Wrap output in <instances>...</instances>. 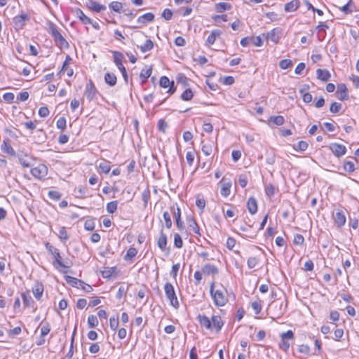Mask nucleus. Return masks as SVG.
Here are the masks:
<instances>
[{
    "label": "nucleus",
    "instance_id": "1",
    "mask_svg": "<svg viewBox=\"0 0 359 359\" xmlns=\"http://www.w3.org/2000/svg\"><path fill=\"white\" fill-rule=\"evenodd\" d=\"M210 292L217 306H223L227 303V291L224 287L215 289V283L212 282L210 284Z\"/></svg>",
    "mask_w": 359,
    "mask_h": 359
},
{
    "label": "nucleus",
    "instance_id": "3",
    "mask_svg": "<svg viewBox=\"0 0 359 359\" xmlns=\"http://www.w3.org/2000/svg\"><path fill=\"white\" fill-rule=\"evenodd\" d=\"M164 290L166 297L169 300L170 305H172L175 309L179 308L180 304L172 285L170 283H166L164 285Z\"/></svg>",
    "mask_w": 359,
    "mask_h": 359
},
{
    "label": "nucleus",
    "instance_id": "10",
    "mask_svg": "<svg viewBox=\"0 0 359 359\" xmlns=\"http://www.w3.org/2000/svg\"><path fill=\"white\" fill-rule=\"evenodd\" d=\"M86 6L90 10L97 13L104 11L106 9V6L104 5L100 4L94 0H88L86 2Z\"/></svg>",
    "mask_w": 359,
    "mask_h": 359
},
{
    "label": "nucleus",
    "instance_id": "50",
    "mask_svg": "<svg viewBox=\"0 0 359 359\" xmlns=\"http://www.w3.org/2000/svg\"><path fill=\"white\" fill-rule=\"evenodd\" d=\"M168 127V124L167 123L163 120V119H160L158 122V129L162 132V133H165V130Z\"/></svg>",
    "mask_w": 359,
    "mask_h": 359
},
{
    "label": "nucleus",
    "instance_id": "19",
    "mask_svg": "<svg viewBox=\"0 0 359 359\" xmlns=\"http://www.w3.org/2000/svg\"><path fill=\"white\" fill-rule=\"evenodd\" d=\"M197 320L201 326L205 327L208 330H212L211 320H210L207 316L204 315H198L197 316Z\"/></svg>",
    "mask_w": 359,
    "mask_h": 359
},
{
    "label": "nucleus",
    "instance_id": "56",
    "mask_svg": "<svg viewBox=\"0 0 359 359\" xmlns=\"http://www.w3.org/2000/svg\"><path fill=\"white\" fill-rule=\"evenodd\" d=\"M251 42L252 43L257 47L262 46L263 44L262 40L260 38V36H256L251 38Z\"/></svg>",
    "mask_w": 359,
    "mask_h": 359
},
{
    "label": "nucleus",
    "instance_id": "20",
    "mask_svg": "<svg viewBox=\"0 0 359 359\" xmlns=\"http://www.w3.org/2000/svg\"><path fill=\"white\" fill-rule=\"evenodd\" d=\"M28 20L29 18L27 14H20L14 18L13 22L16 27L22 28L25 25V22Z\"/></svg>",
    "mask_w": 359,
    "mask_h": 359
},
{
    "label": "nucleus",
    "instance_id": "35",
    "mask_svg": "<svg viewBox=\"0 0 359 359\" xmlns=\"http://www.w3.org/2000/svg\"><path fill=\"white\" fill-rule=\"evenodd\" d=\"M137 250L135 248H130L124 256L125 260H131L133 259L137 255Z\"/></svg>",
    "mask_w": 359,
    "mask_h": 359
},
{
    "label": "nucleus",
    "instance_id": "22",
    "mask_svg": "<svg viewBox=\"0 0 359 359\" xmlns=\"http://www.w3.org/2000/svg\"><path fill=\"white\" fill-rule=\"evenodd\" d=\"M96 95V89L91 82L87 84L85 91V96L88 100H93Z\"/></svg>",
    "mask_w": 359,
    "mask_h": 359
},
{
    "label": "nucleus",
    "instance_id": "17",
    "mask_svg": "<svg viewBox=\"0 0 359 359\" xmlns=\"http://www.w3.org/2000/svg\"><path fill=\"white\" fill-rule=\"evenodd\" d=\"M247 208L251 215H254L257 211V202L254 197H250L247 202Z\"/></svg>",
    "mask_w": 359,
    "mask_h": 359
},
{
    "label": "nucleus",
    "instance_id": "6",
    "mask_svg": "<svg viewBox=\"0 0 359 359\" xmlns=\"http://www.w3.org/2000/svg\"><path fill=\"white\" fill-rule=\"evenodd\" d=\"M31 173L37 179H43L48 174V168L43 164H39L31 169Z\"/></svg>",
    "mask_w": 359,
    "mask_h": 359
},
{
    "label": "nucleus",
    "instance_id": "62",
    "mask_svg": "<svg viewBox=\"0 0 359 359\" xmlns=\"http://www.w3.org/2000/svg\"><path fill=\"white\" fill-rule=\"evenodd\" d=\"M50 330V326H49V325L48 323L46 324V325H43L41 327V337L47 335L49 333Z\"/></svg>",
    "mask_w": 359,
    "mask_h": 359
},
{
    "label": "nucleus",
    "instance_id": "49",
    "mask_svg": "<svg viewBox=\"0 0 359 359\" xmlns=\"http://www.w3.org/2000/svg\"><path fill=\"white\" fill-rule=\"evenodd\" d=\"M308 148V143L305 141H299L297 145V147L294 149L297 150H299L301 151H304Z\"/></svg>",
    "mask_w": 359,
    "mask_h": 359
},
{
    "label": "nucleus",
    "instance_id": "23",
    "mask_svg": "<svg viewBox=\"0 0 359 359\" xmlns=\"http://www.w3.org/2000/svg\"><path fill=\"white\" fill-rule=\"evenodd\" d=\"M316 74L317 78L323 81H327L331 77L330 72L327 69H318Z\"/></svg>",
    "mask_w": 359,
    "mask_h": 359
},
{
    "label": "nucleus",
    "instance_id": "52",
    "mask_svg": "<svg viewBox=\"0 0 359 359\" xmlns=\"http://www.w3.org/2000/svg\"><path fill=\"white\" fill-rule=\"evenodd\" d=\"M306 5L309 10H312L313 12H316L318 13V15H323V12L322 10L316 8L315 7L313 6V5L309 1H306Z\"/></svg>",
    "mask_w": 359,
    "mask_h": 359
},
{
    "label": "nucleus",
    "instance_id": "51",
    "mask_svg": "<svg viewBox=\"0 0 359 359\" xmlns=\"http://www.w3.org/2000/svg\"><path fill=\"white\" fill-rule=\"evenodd\" d=\"M344 168L346 171L353 172L355 170L354 164L352 161H346L344 164Z\"/></svg>",
    "mask_w": 359,
    "mask_h": 359
},
{
    "label": "nucleus",
    "instance_id": "44",
    "mask_svg": "<svg viewBox=\"0 0 359 359\" xmlns=\"http://www.w3.org/2000/svg\"><path fill=\"white\" fill-rule=\"evenodd\" d=\"M163 219L165 220V225L168 229L171 228L172 226V220L170 218V215L168 212H163Z\"/></svg>",
    "mask_w": 359,
    "mask_h": 359
},
{
    "label": "nucleus",
    "instance_id": "40",
    "mask_svg": "<svg viewBox=\"0 0 359 359\" xmlns=\"http://www.w3.org/2000/svg\"><path fill=\"white\" fill-rule=\"evenodd\" d=\"M193 97V93L191 89H186L181 95V98L183 100L188 101Z\"/></svg>",
    "mask_w": 359,
    "mask_h": 359
},
{
    "label": "nucleus",
    "instance_id": "5",
    "mask_svg": "<svg viewBox=\"0 0 359 359\" xmlns=\"http://www.w3.org/2000/svg\"><path fill=\"white\" fill-rule=\"evenodd\" d=\"M47 248L49 252L53 255L55 258V262L61 267L63 268H69L72 265V262L71 261L66 260L65 262L62 261V257L59 252V250L57 248H54L52 246H48L46 245Z\"/></svg>",
    "mask_w": 359,
    "mask_h": 359
},
{
    "label": "nucleus",
    "instance_id": "43",
    "mask_svg": "<svg viewBox=\"0 0 359 359\" xmlns=\"http://www.w3.org/2000/svg\"><path fill=\"white\" fill-rule=\"evenodd\" d=\"M174 245L177 248H181L183 245L182 238L179 233L174 235Z\"/></svg>",
    "mask_w": 359,
    "mask_h": 359
},
{
    "label": "nucleus",
    "instance_id": "39",
    "mask_svg": "<svg viewBox=\"0 0 359 359\" xmlns=\"http://www.w3.org/2000/svg\"><path fill=\"white\" fill-rule=\"evenodd\" d=\"M88 324L90 327H95L98 325V320L97 316L90 315L88 318Z\"/></svg>",
    "mask_w": 359,
    "mask_h": 359
},
{
    "label": "nucleus",
    "instance_id": "15",
    "mask_svg": "<svg viewBox=\"0 0 359 359\" xmlns=\"http://www.w3.org/2000/svg\"><path fill=\"white\" fill-rule=\"evenodd\" d=\"M114 57V62L118 69L124 67L122 64V60L124 59V55L122 53L118 51H111Z\"/></svg>",
    "mask_w": 359,
    "mask_h": 359
},
{
    "label": "nucleus",
    "instance_id": "60",
    "mask_svg": "<svg viewBox=\"0 0 359 359\" xmlns=\"http://www.w3.org/2000/svg\"><path fill=\"white\" fill-rule=\"evenodd\" d=\"M265 192L266 194L269 196L273 195L275 193L274 187L271 184H268L265 188Z\"/></svg>",
    "mask_w": 359,
    "mask_h": 359
},
{
    "label": "nucleus",
    "instance_id": "12",
    "mask_svg": "<svg viewBox=\"0 0 359 359\" xmlns=\"http://www.w3.org/2000/svg\"><path fill=\"white\" fill-rule=\"evenodd\" d=\"M280 29L274 28L266 34V39L277 43L280 39Z\"/></svg>",
    "mask_w": 359,
    "mask_h": 359
},
{
    "label": "nucleus",
    "instance_id": "41",
    "mask_svg": "<svg viewBox=\"0 0 359 359\" xmlns=\"http://www.w3.org/2000/svg\"><path fill=\"white\" fill-rule=\"evenodd\" d=\"M109 8L114 11L120 13L121 8H123V4L118 1H113L109 4Z\"/></svg>",
    "mask_w": 359,
    "mask_h": 359
},
{
    "label": "nucleus",
    "instance_id": "27",
    "mask_svg": "<svg viewBox=\"0 0 359 359\" xmlns=\"http://www.w3.org/2000/svg\"><path fill=\"white\" fill-rule=\"evenodd\" d=\"M99 169L104 173L107 174L111 169L110 162L102 159L100 161L98 164Z\"/></svg>",
    "mask_w": 359,
    "mask_h": 359
},
{
    "label": "nucleus",
    "instance_id": "16",
    "mask_svg": "<svg viewBox=\"0 0 359 359\" xmlns=\"http://www.w3.org/2000/svg\"><path fill=\"white\" fill-rule=\"evenodd\" d=\"M211 323L212 329L215 328L217 332H219L224 325V322L219 316H212Z\"/></svg>",
    "mask_w": 359,
    "mask_h": 359
},
{
    "label": "nucleus",
    "instance_id": "28",
    "mask_svg": "<svg viewBox=\"0 0 359 359\" xmlns=\"http://www.w3.org/2000/svg\"><path fill=\"white\" fill-rule=\"evenodd\" d=\"M105 82L109 84L110 86H114L116 83V76L114 74L112 73H107L104 75Z\"/></svg>",
    "mask_w": 359,
    "mask_h": 359
},
{
    "label": "nucleus",
    "instance_id": "61",
    "mask_svg": "<svg viewBox=\"0 0 359 359\" xmlns=\"http://www.w3.org/2000/svg\"><path fill=\"white\" fill-rule=\"evenodd\" d=\"M252 308L255 312V314H259L262 310V306L259 302H254L252 303Z\"/></svg>",
    "mask_w": 359,
    "mask_h": 359
},
{
    "label": "nucleus",
    "instance_id": "46",
    "mask_svg": "<svg viewBox=\"0 0 359 359\" xmlns=\"http://www.w3.org/2000/svg\"><path fill=\"white\" fill-rule=\"evenodd\" d=\"M109 325L111 330H116L118 326V317H111L109 319Z\"/></svg>",
    "mask_w": 359,
    "mask_h": 359
},
{
    "label": "nucleus",
    "instance_id": "29",
    "mask_svg": "<svg viewBox=\"0 0 359 359\" xmlns=\"http://www.w3.org/2000/svg\"><path fill=\"white\" fill-rule=\"evenodd\" d=\"M142 53L151 50L154 47V43L151 39H147L143 45L137 46Z\"/></svg>",
    "mask_w": 359,
    "mask_h": 359
},
{
    "label": "nucleus",
    "instance_id": "31",
    "mask_svg": "<svg viewBox=\"0 0 359 359\" xmlns=\"http://www.w3.org/2000/svg\"><path fill=\"white\" fill-rule=\"evenodd\" d=\"M1 150L4 153H6L11 156H15V151L13 149V147L8 144L5 140H4L3 144H1Z\"/></svg>",
    "mask_w": 359,
    "mask_h": 359
},
{
    "label": "nucleus",
    "instance_id": "8",
    "mask_svg": "<svg viewBox=\"0 0 359 359\" xmlns=\"http://www.w3.org/2000/svg\"><path fill=\"white\" fill-rule=\"evenodd\" d=\"M202 143V151L205 156H210L214 149H217V144L212 140H209L208 142H203Z\"/></svg>",
    "mask_w": 359,
    "mask_h": 359
},
{
    "label": "nucleus",
    "instance_id": "55",
    "mask_svg": "<svg viewBox=\"0 0 359 359\" xmlns=\"http://www.w3.org/2000/svg\"><path fill=\"white\" fill-rule=\"evenodd\" d=\"M212 20L215 22H218L219 20H222L224 22H226V21H228V17H227V15H226V14H224V15H215L212 16Z\"/></svg>",
    "mask_w": 359,
    "mask_h": 359
},
{
    "label": "nucleus",
    "instance_id": "9",
    "mask_svg": "<svg viewBox=\"0 0 359 359\" xmlns=\"http://www.w3.org/2000/svg\"><path fill=\"white\" fill-rule=\"evenodd\" d=\"M333 218L338 227L343 226L346 223V216L342 210H337L333 214Z\"/></svg>",
    "mask_w": 359,
    "mask_h": 359
},
{
    "label": "nucleus",
    "instance_id": "26",
    "mask_svg": "<svg viewBox=\"0 0 359 359\" xmlns=\"http://www.w3.org/2000/svg\"><path fill=\"white\" fill-rule=\"evenodd\" d=\"M154 19V15L152 13H147L137 18V22L145 25L148 22H151Z\"/></svg>",
    "mask_w": 359,
    "mask_h": 359
},
{
    "label": "nucleus",
    "instance_id": "53",
    "mask_svg": "<svg viewBox=\"0 0 359 359\" xmlns=\"http://www.w3.org/2000/svg\"><path fill=\"white\" fill-rule=\"evenodd\" d=\"M341 104L338 102H332L330 105V112H338L341 109Z\"/></svg>",
    "mask_w": 359,
    "mask_h": 359
},
{
    "label": "nucleus",
    "instance_id": "42",
    "mask_svg": "<svg viewBox=\"0 0 359 359\" xmlns=\"http://www.w3.org/2000/svg\"><path fill=\"white\" fill-rule=\"evenodd\" d=\"M259 262V259L255 257H249L247 262L249 269L255 268Z\"/></svg>",
    "mask_w": 359,
    "mask_h": 359
},
{
    "label": "nucleus",
    "instance_id": "36",
    "mask_svg": "<svg viewBox=\"0 0 359 359\" xmlns=\"http://www.w3.org/2000/svg\"><path fill=\"white\" fill-rule=\"evenodd\" d=\"M117 206L118 202L116 201H111L107 204V211L110 214H113L116 211Z\"/></svg>",
    "mask_w": 359,
    "mask_h": 359
},
{
    "label": "nucleus",
    "instance_id": "47",
    "mask_svg": "<svg viewBox=\"0 0 359 359\" xmlns=\"http://www.w3.org/2000/svg\"><path fill=\"white\" fill-rule=\"evenodd\" d=\"M291 65L292 61L287 59L282 60L279 62V67L283 69H286Z\"/></svg>",
    "mask_w": 359,
    "mask_h": 359
},
{
    "label": "nucleus",
    "instance_id": "4",
    "mask_svg": "<svg viewBox=\"0 0 359 359\" xmlns=\"http://www.w3.org/2000/svg\"><path fill=\"white\" fill-rule=\"evenodd\" d=\"M65 280L68 284L72 285V287L76 288H81L86 292H90L93 290L92 287L90 285L86 284L82 280L77 279L76 278L72 277L70 276H66Z\"/></svg>",
    "mask_w": 359,
    "mask_h": 359
},
{
    "label": "nucleus",
    "instance_id": "57",
    "mask_svg": "<svg viewBox=\"0 0 359 359\" xmlns=\"http://www.w3.org/2000/svg\"><path fill=\"white\" fill-rule=\"evenodd\" d=\"M56 124L58 128L64 130L66 128V119L63 117H61L57 121Z\"/></svg>",
    "mask_w": 359,
    "mask_h": 359
},
{
    "label": "nucleus",
    "instance_id": "25",
    "mask_svg": "<svg viewBox=\"0 0 359 359\" xmlns=\"http://www.w3.org/2000/svg\"><path fill=\"white\" fill-rule=\"evenodd\" d=\"M300 6V1L299 0H292L285 5V11L286 12L295 11Z\"/></svg>",
    "mask_w": 359,
    "mask_h": 359
},
{
    "label": "nucleus",
    "instance_id": "33",
    "mask_svg": "<svg viewBox=\"0 0 359 359\" xmlns=\"http://www.w3.org/2000/svg\"><path fill=\"white\" fill-rule=\"evenodd\" d=\"M231 4L226 2H219L215 4V9L217 12L222 13L231 9Z\"/></svg>",
    "mask_w": 359,
    "mask_h": 359
},
{
    "label": "nucleus",
    "instance_id": "13",
    "mask_svg": "<svg viewBox=\"0 0 359 359\" xmlns=\"http://www.w3.org/2000/svg\"><path fill=\"white\" fill-rule=\"evenodd\" d=\"M336 94L337 97L341 100L348 98L347 88L344 83H340L338 85Z\"/></svg>",
    "mask_w": 359,
    "mask_h": 359
},
{
    "label": "nucleus",
    "instance_id": "24",
    "mask_svg": "<svg viewBox=\"0 0 359 359\" xmlns=\"http://www.w3.org/2000/svg\"><path fill=\"white\" fill-rule=\"evenodd\" d=\"M202 272L207 275L215 276L218 273V269L216 266L210 264H206L202 268Z\"/></svg>",
    "mask_w": 359,
    "mask_h": 359
},
{
    "label": "nucleus",
    "instance_id": "34",
    "mask_svg": "<svg viewBox=\"0 0 359 359\" xmlns=\"http://www.w3.org/2000/svg\"><path fill=\"white\" fill-rule=\"evenodd\" d=\"M76 14L80 20L85 25L87 24H92V20L89 18L88 16H86L83 12L79 9L76 11Z\"/></svg>",
    "mask_w": 359,
    "mask_h": 359
},
{
    "label": "nucleus",
    "instance_id": "38",
    "mask_svg": "<svg viewBox=\"0 0 359 359\" xmlns=\"http://www.w3.org/2000/svg\"><path fill=\"white\" fill-rule=\"evenodd\" d=\"M58 236L60 239L63 242H65L66 241L68 240L69 236L65 227L62 226L60 228Z\"/></svg>",
    "mask_w": 359,
    "mask_h": 359
},
{
    "label": "nucleus",
    "instance_id": "32",
    "mask_svg": "<svg viewBox=\"0 0 359 359\" xmlns=\"http://www.w3.org/2000/svg\"><path fill=\"white\" fill-rule=\"evenodd\" d=\"M43 292V286L42 284L37 283L33 289L34 296L36 299H40Z\"/></svg>",
    "mask_w": 359,
    "mask_h": 359
},
{
    "label": "nucleus",
    "instance_id": "63",
    "mask_svg": "<svg viewBox=\"0 0 359 359\" xmlns=\"http://www.w3.org/2000/svg\"><path fill=\"white\" fill-rule=\"evenodd\" d=\"M14 97H15L14 94L12 93H6L3 95L4 100L8 102H12L14 100Z\"/></svg>",
    "mask_w": 359,
    "mask_h": 359
},
{
    "label": "nucleus",
    "instance_id": "58",
    "mask_svg": "<svg viewBox=\"0 0 359 359\" xmlns=\"http://www.w3.org/2000/svg\"><path fill=\"white\" fill-rule=\"evenodd\" d=\"M29 97V93L27 91L20 92L17 96V100L20 101H25Z\"/></svg>",
    "mask_w": 359,
    "mask_h": 359
},
{
    "label": "nucleus",
    "instance_id": "54",
    "mask_svg": "<svg viewBox=\"0 0 359 359\" xmlns=\"http://www.w3.org/2000/svg\"><path fill=\"white\" fill-rule=\"evenodd\" d=\"M281 339H292L294 337V334L292 330H288L286 332H283L280 335Z\"/></svg>",
    "mask_w": 359,
    "mask_h": 359
},
{
    "label": "nucleus",
    "instance_id": "30",
    "mask_svg": "<svg viewBox=\"0 0 359 359\" xmlns=\"http://www.w3.org/2000/svg\"><path fill=\"white\" fill-rule=\"evenodd\" d=\"M157 244L161 250H164L165 249L167 245V237L163 231L161 232Z\"/></svg>",
    "mask_w": 359,
    "mask_h": 359
},
{
    "label": "nucleus",
    "instance_id": "7",
    "mask_svg": "<svg viewBox=\"0 0 359 359\" xmlns=\"http://www.w3.org/2000/svg\"><path fill=\"white\" fill-rule=\"evenodd\" d=\"M160 86L163 88L169 87L168 92L170 94H172L175 91L174 81H170V79L165 76L161 77Z\"/></svg>",
    "mask_w": 359,
    "mask_h": 359
},
{
    "label": "nucleus",
    "instance_id": "64",
    "mask_svg": "<svg viewBox=\"0 0 359 359\" xmlns=\"http://www.w3.org/2000/svg\"><path fill=\"white\" fill-rule=\"evenodd\" d=\"M48 196L50 198L54 200H59L61 197L60 194L56 191H50L48 192Z\"/></svg>",
    "mask_w": 359,
    "mask_h": 359
},
{
    "label": "nucleus",
    "instance_id": "37",
    "mask_svg": "<svg viewBox=\"0 0 359 359\" xmlns=\"http://www.w3.org/2000/svg\"><path fill=\"white\" fill-rule=\"evenodd\" d=\"M175 217L176 220V224L178 229H183V222L181 221V210L180 208H177V212H175Z\"/></svg>",
    "mask_w": 359,
    "mask_h": 359
},
{
    "label": "nucleus",
    "instance_id": "14",
    "mask_svg": "<svg viewBox=\"0 0 359 359\" xmlns=\"http://www.w3.org/2000/svg\"><path fill=\"white\" fill-rule=\"evenodd\" d=\"M221 34L222 31H220L219 29L212 30L206 39L205 45L208 46L212 45L216 41V39L217 37H219Z\"/></svg>",
    "mask_w": 359,
    "mask_h": 359
},
{
    "label": "nucleus",
    "instance_id": "18",
    "mask_svg": "<svg viewBox=\"0 0 359 359\" xmlns=\"http://www.w3.org/2000/svg\"><path fill=\"white\" fill-rule=\"evenodd\" d=\"M222 186L220 190V194L224 197H227L230 194L231 182L230 181L226 182L224 177L222 179Z\"/></svg>",
    "mask_w": 359,
    "mask_h": 359
},
{
    "label": "nucleus",
    "instance_id": "11",
    "mask_svg": "<svg viewBox=\"0 0 359 359\" xmlns=\"http://www.w3.org/2000/svg\"><path fill=\"white\" fill-rule=\"evenodd\" d=\"M330 147L331 151L338 157L344 155L346 151L345 146L339 144H332Z\"/></svg>",
    "mask_w": 359,
    "mask_h": 359
},
{
    "label": "nucleus",
    "instance_id": "2",
    "mask_svg": "<svg viewBox=\"0 0 359 359\" xmlns=\"http://www.w3.org/2000/svg\"><path fill=\"white\" fill-rule=\"evenodd\" d=\"M50 33L53 37L56 44L60 48H66L68 46V43L66 39L62 36L57 27L53 24H50Z\"/></svg>",
    "mask_w": 359,
    "mask_h": 359
},
{
    "label": "nucleus",
    "instance_id": "59",
    "mask_svg": "<svg viewBox=\"0 0 359 359\" xmlns=\"http://www.w3.org/2000/svg\"><path fill=\"white\" fill-rule=\"evenodd\" d=\"M172 12L168 8H165L162 13V17L165 20H169L172 18Z\"/></svg>",
    "mask_w": 359,
    "mask_h": 359
},
{
    "label": "nucleus",
    "instance_id": "48",
    "mask_svg": "<svg viewBox=\"0 0 359 359\" xmlns=\"http://www.w3.org/2000/svg\"><path fill=\"white\" fill-rule=\"evenodd\" d=\"M150 197V192L149 190H145L142 194V199L144 202V208L147 207L149 199Z\"/></svg>",
    "mask_w": 359,
    "mask_h": 359
},
{
    "label": "nucleus",
    "instance_id": "45",
    "mask_svg": "<svg viewBox=\"0 0 359 359\" xmlns=\"http://www.w3.org/2000/svg\"><path fill=\"white\" fill-rule=\"evenodd\" d=\"M304 242V238L301 234H296L294 236L293 243L294 245H302Z\"/></svg>",
    "mask_w": 359,
    "mask_h": 359
},
{
    "label": "nucleus",
    "instance_id": "21",
    "mask_svg": "<svg viewBox=\"0 0 359 359\" xmlns=\"http://www.w3.org/2000/svg\"><path fill=\"white\" fill-rule=\"evenodd\" d=\"M284 123V118L282 116H270L267 121L269 126H281Z\"/></svg>",
    "mask_w": 359,
    "mask_h": 359
}]
</instances>
